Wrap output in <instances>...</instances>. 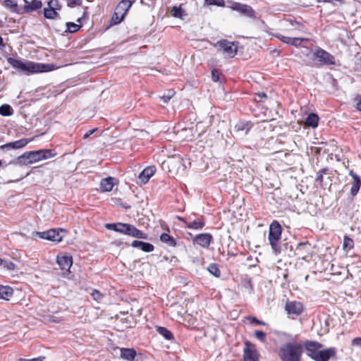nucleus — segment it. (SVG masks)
<instances>
[{
  "mask_svg": "<svg viewBox=\"0 0 361 361\" xmlns=\"http://www.w3.org/2000/svg\"><path fill=\"white\" fill-rule=\"evenodd\" d=\"M8 63L17 72L23 75L47 73L55 69L54 64L36 63L20 59L7 57Z\"/></svg>",
  "mask_w": 361,
  "mask_h": 361,
  "instance_id": "nucleus-1",
  "label": "nucleus"
},
{
  "mask_svg": "<svg viewBox=\"0 0 361 361\" xmlns=\"http://www.w3.org/2000/svg\"><path fill=\"white\" fill-rule=\"evenodd\" d=\"M302 345V350H305L306 355L314 361H329L336 357L337 350L334 347L322 349L323 345L316 341L306 340Z\"/></svg>",
  "mask_w": 361,
  "mask_h": 361,
  "instance_id": "nucleus-2",
  "label": "nucleus"
},
{
  "mask_svg": "<svg viewBox=\"0 0 361 361\" xmlns=\"http://www.w3.org/2000/svg\"><path fill=\"white\" fill-rule=\"evenodd\" d=\"M278 355L281 361H301L302 345L291 342L285 343L279 348Z\"/></svg>",
  "mask_w": 361,
  "mask_h": 361,
  "instance_id": "nucleus-3",
  "label": "nucleus"
},
{
  "mask_svg": "<svg viewBox=\"0 0 361 361\" xmlns=\"http://www.w3.org/2000/svg\"><path fill=\"white\" fill-rule=\"evenodd\" d=\"M105 227L110 231L128 235L138 239H148V235L142 231L137 228L134 225L126 223H109L106 224Z\"/></svg>",
  "mask_w": 361,
  "mask_h": 361,
  "instance_id": "nucleus-4",
  "label": "nucleus"
},
{
  "mask_svg": "<svg viewBox=\"0 0 361 361\" xmlns=\"http://www.w3.org/2000/svg\"><path fill=\"white\" fill-rule=\"evenodd\" d=\"M226 8L238 12L243 17L254 20H257L258 18L256 11L248 4L228 0L226 1Z\"/></svg>",
  "mask_w": 361,
  "mask_h": 361,
  "instance_id": "nucleus-5",
  "label": "nucleus"
},
{
  "mask_svg": "<svg viewBox=\"0 0 361 361\" xmlns=\"http://www.w3.org/2000/svg\"><path fill=\"white\" fill-rule=\"evenodd\" d=\"M282 233V228L280 224L274 220L269 225V241L276 254H279L281 252V247L279 245V241L281 239Z\"/></svg>",
  "mask_w": 361,
  "mask_h": 361,
  "instance_id": "nucleus-6",
  "label": "nucleus"
},
{
  "mask_svg": "<svg viewBox=\"0 0 361 361\" xmlns=\"http://www.w3.org/2000/svg\"><path fill=\"white\" fill-rule=\"evenodd\" d=\"M40 161L39 150L25 152L16 159L12 160L8 164L25 166Z\"/></svg>",
  "mask_w": 361,
  "mask_h": 361,
  "instance_id": "nucleus-7",
  "label": "nucleus"
},
{
  "mask_svg": "<svg viewBox=\"0 0 361 361\" xmlns=\"http://www.w3.org/2000/svg\"><path fill=\"white\" fill-rule=\"evenodd\" d=\"M66 231L63 228H59L58 230L52 228L43 232H35L33 233V235L39 237V238L42 239L59 243L63 239V236L60 234V233Z\"/></svg>",
  "mask_w": 361,
  "mask_h": 361,
  "instance_id": "nucleus-8",
  "label": "nucleus"
},
{
  "mask_svg": "<svg viewBox=\"0 0 361 361\" xmlns=\"http://www.w3.org/2000/svg\"><path fill=\"white\" fill-rule=\"evenodd\" d=\"M238 42H230L227 39H221L216 42L218 46L229 58H233L238 52Z\"/></svg>",
  "mask_w": 361,
  "mask_h": 361,
  "instance_id": "nucleus-9",
  "label": "nucleus"
},
{
  "mask_svg": "<svg viewBox=\"0 0 361 361\" xmlns=\"http://www.w3.org/2000/svg\"><path fill=\"white\" fill-rule=\"evenodd\" d=\"M285 310L289 317L295 319L303 312L304 305L299 301H287L285 305Z\"/></svg>",
  "mask_w": 361,
  "mask_h": 361,
  "instance_id": "nucleus-10",
  "label": "nucleus"
},
{
  "mask_svg": "<svg viewBox=\"0 0 361 361\" xmlns=\"http://www.w3.org/2000/svg\"><path fill=\"white\" fill-rule=\"evenodd\" d=\"M25 3L24 6H20L17 9V14L24 15L40 9L42 6V2L39 0H23Z\"/></svg>",
  "mask_w": 361,
  "mask_h": 361,
  "instance_id": "nucleus-11",
  "label": "nucleus"
},
{
  "mask_svg": "<svg viewBox=\"0 0 361 361\" xmlns=\"http://www.w3.org/2000/svg\"><path fill=\"white\" fill-rule=\"evenodd\" d=\"M120 357L126 361H143L142 353H137L133 348H120Z\"/></svg>",
  "mask_w": 361,
  "mask_h": 361,
  "instance_id": "nucleus-12",
  "label": "nucleus"
},
{
  "mask_svg": "<svg viewBox=\"0 0 361 361\" xmlns=\"http://www.w3.org/2000/svg\"><path fill=\"white\" fill-rule=\"evenodd\" d=\"M313 59H317L323 65H334L335 59L330 53L318 48L313 54Z\"/></svg>",
  "mask_w": 361,
  "mask_h": 361,
  "instance_id": "nucleus-13",
  "label": "nucleus"
},
{
  "mask_svg": "<svg viewBox=\"0 0 361 361\" xmlns=\"http://www.w3.org/2000/svg\"><path fill=\"white\" fill-rule=\"evenodd\" d=\"M243 360L244 361H258L259 353L255 345L251 342L246 341L243 349Z\"/></svg>",
  "mask_w": 361,
  "mask_h": 361,
  "instance_id": "nucleus-14",
  "label": "nucleus"
},
{
  "mask_svg": "<svg viewBox=\"0 0 361 361\" xmlns=\"http://www.w3.org/2000/svg\"><path fill=\"white\" fill-rule=\"evenodd\" d=\"M213 240L211 233H204L196 235L193 238V243L203 248H207Z\"/></svg>",
  "mask_w": 361,
  "mask_h": 361,
  "instance_id": "nucleus-15",
  "label": "nucleus"
},
{
  "mask_svg": "<svg viewBox=\"0 0 361 361\" xmlns=\"http://www.w3.org/2000/svg\"><path fill=\"white\" fill-rule=\"evenodd\" d=\"M29 142V140L25 138H23L14 142L6 143L0 146L1 150H9V149H18L24 147Z\"/></svg>",
  "mask_w": 361,
  "mask_h": 361,
  "instance_id": "nucleus-16",
  "label": "nucleus"
},
{
  "mask_svg": "<svg viewBox=\"0 0 361 361\" xmlns=\"http://www.w3.org/2000/svg\"><path fill=\"white\" fill-rule=\"evenodd\" d=\"M156 168L154 166H149L144 169L139 174L138 179L142 184L147 183L149 178L155 173Z\"/></svg>",
  "mask_w": 361,
  "mask_h": 361,
  "instance_id": "nucleus-17",
  "label": "nucleus"
},
{
  "mask_svg": "<svg viewBox=\"0 0 361 361\" xmlns=\"http://www.w3.org/2000/svg\"><path fill=\"white\" fill-rule=\"evenodd\" d=\"M56 262L61 269L69 271L73 264V257L71 255L57 256Z\"/></svg>",
  "mask_w": 361,
  "mask_h": 361,
  "instance_id": "nucleus-18",
  "label": "nucleus"
},
{
  "mask_svg": "<svg viewBox=\"0 0 361 361\" xmlns=\"http://www.w3.org/2000/svg\"><path fill=\"white\" fill-rule=\"evenodd\" d=\"M281 42L285 44L295 46L298 47L301 46L302 42H307L308 39L307 38H301V37H286L281 35H279L276 36Z\"/></svg>",
  "mask_w": 361,
  "mask_h": 361,
  "instance_id": "nucleus-19",
  "label": "nucleus"
},
{
  "mask_svg": "<svg viewBox=\"0 0 361 361\" xmlns=\"http://www.w3.org/2000/svg\"><path fill=\"white\" fill-rule=\"evenodd\" d=\"M349 174L353 179V185L350 188V194L353 197H355L361 187V178L352 170L350 171Z\"/></svg>",
  "mask_w": 361,
  "mask_h": 361,
  "instance_id": "nucleus-20",
  "label": "nucleus"
},
{
  "mask_svg": "<svg viewBox=\"0 0 361 361\" xmlns=\"http://www.w3.org/2000/svg\"><path fill=\"white\" fill-rule=\"evenodd\" d=\"M130 246L140 249L142 251L145 252H152L154 249V246L152 243L137 240H133L130 244Z\"/></svg>",
  "mask_w": 361,
  "mask_h": 361,
  "instance_id": "nucleus-21",
  "label": "nucleus"
},
{
  "mask_svg": "<svg viewBox=\"0 0 361 361\" xmlns=\"http://www.w3.org/2000/svg\"><path fill=\"white\" fill-rule=\"evenodd\" d=\"M240 285L248 294H253L255 292L254 284L252 279L248 275L243 276L240 278Z\"/></svg>",
  "mask_w": 361,
  "mask_h": 361,
  "instance_id": "nucleus-22",
  "label": "nucleus"
},
{
  "mask_svg": "<svg viewBox=\"0 0 361 361\" xmlns=\"http://www.w3.org/2000/svg\"><path fill=\"white\" fill-rule=\"evenodd\" d=\"M310 244L308 242H302L297 244L294 254L302 259H305V255L308 252Z\"/></svg>",
  "mask_w": 361,
  "mask_h": 361,
  "instance_id": "nucleus-23",
  "label": "nucleus"
},
{
  "mask_svg": "<svg viewBox=\"0 0 361 361\" xmlns=\"http://www.w3.org/2000/svg\"><path fill=\"white\" fill-rule=\"evenodd\" d=\"M115 178L109 176L105 178H102L100 182V189L102 192H110L112 190L113 187L115 185Z\"/></svg>",
  "mask_w": 361,
  "mask_h": 361,
  "instance_id": "nucleus-24",
  "label": "nucleus"
},
{
  "mask_svg": "<svg viewBox=\"0 0 361 361\" xmlns=\"http://www.w3.org/2000/svg\"><path fill=\"white\" fill-rule=\"evenodd\" d=\"M205 226V220L203 216H201L199 219H195L193 221H189L187 223V225L185 226V228L192 230H201Z\"/></svg>",
  "mask_w": 361,
  "mask_h": 361,
  "instance_id": "nucleus-25",
  "label": "nucleus"
},
{
  "mask_svg": "<svg viewBox=\"0 0 361 361\" xmlns=\"http://www.w3.org/2000/svg\"><path fill=\"white\" fill-rule=\"evenodd\" d=\"M155 328H156V331L159 335H161L163 338H164L166 341H175L173 334L169 329H168L166 327L157 326Z\"/></svg>",
  "mask_w": 361,
  "mask_h": 361,
  "instance_id": "nucleus-26",
  "label": "nucleus"
},
{
  "mask_svg": "<svg viewBox=\"0 0 361 361\" xmlns=\"http://www.w3.org/2000/svg\"><path fill=\"white\" fill-rule=\"evenodd\" d=\"M133 2V1L130 0H121L116 7V11H117L118 13L126 16L130 8L132 6Z\"/></svg>",
  "mask_w": 361,
  "mask_h": 361,
  "instance_id": "nucleus-27",
  "label": "nucleus"
},
{
  "mask_svg": "<svg viewBox=\"0 0 361 361\" xmlns=\"http://www.w3.org/2000/svg\"><path fill=\"white\" fill-rule=\"evenodd\" d=\"M319 116L315 113H310L305 119V124L308 127L314 128L318 126Z\"/></svg>",
  "mask_w": 361,
  "mask_h": 361,
  "instance_id": "nucleus-28",
  "label": "nucleus"
},
{
  "mask_svg": "<svg viewBox=\"0 0 361 361\" xmlns=\"http://www.w3.org/2000/svg\"><path fill=\"white\" fill-rule=\"evenodd\" d=\"M40 161L54 157L57 153L54 149H39Z\"/></svg>",
  "mask_w": 361,
  "mask_h": 361,
  "instance_id": "nucleus-29",
  "label": "nucleus"
},
{
  "mask_svg": "<svg viewBox=\"0 0 361 361\" xmlns=\"http://www.w3.org/2000/svg\"><path fill=\"white\" fill-rule=\"evenodd\" d=\"M13 294V290L8 286L0 285V299L8 300Z\"/></svg>",
  "mask_w": 361,
  "mask_h": 361,
  "instance_id": "nucleus-30",
  "label": "nucleus"
},
{
  "mask_svg": "<svg viewBox=\"0 0 361 361\" xmlns=\"http://www.w3.org/2000/svg\"><path fill=\"white\" fill-rule=\"evenodd\" d=\"M160 240L170 247H176L177 245L176 239L166 233H163L160 235Z\"/></svg>",
  "mask_w": 361,
  "mask_h": 361,
  "instance_id": "nucleus-31",
  "label": "nucleus"
},
{
  "mask_svg": "<svg viewBox=\"0 0 361 361\" xmlns=\"http://www.w3.org/2000/svg\"><path fill=\"white\" fill-rule=\"evenodd\" d=\"M44 17L47 19H61V16L57 11L51 8L48 6V8H44Z\"/></svg>",
  "mask_w": 361,
  "mask_h": 361,
  "instance_id": "nucleus-32",
  "label": "nucleus"
},
{
  "mask_svg": "<svg viewBox=\"0 0 361 361\" xmlns=\"http://www.w3.org/2000/svg\"><path fill=\"white\" fill-rule=\"evenodd\" d=\"M171 15L174 18L183 19V18L186 16V13L184 9L182 8L181 5L178 6H173L171 9Z\"/></svg>",
  "mask_w": 361,
  "mask_h": 361,
  "instance_id": "nucleus-33",
  "label": "nucleus"
},
{
  "mask_svg": "<svg viewBox=\"0 0 361 361\" xmlns=\"http://www.w3.org/2000/svg\"><path fill=\"white\" fill-rule=\"evenodd\" d=\"M251 128L250 123L249 122H238L235 126V129L237 131H244L245 134H247Z\"/></svg>",
  "mask_w": 361,
  "mask_h": 361,
  "instance_id": "nucleus-34",
  "label": "nucleus"
},
{
  "mask_svg": "<svg viewBox=\"0 0 361 361\" xmlns=\"http://www.w3.org/2000/svg\"><path fill=\"white\" fill-rule=\"evenodd\" d=\"M207 271L216 278H219L221 276V271L216 263L210 264L207 267Z\"/></svg>",
  "mask_w": 361,
  "mask_h": 361,
  "instance_id": "nucleus-35",
  "label": "nucleus"
},
{
  "mask_svg": "<svg viewBox=\"0 0 361 361\" xmlns=\"http://www.w3.org/2000/svg\"><path fill=\"white\" fill-rule=\"evenodd\" d=\"M13 114V109L11 105L4 104L0 106V115L3 116H9Z\"/></svg>",
  "mask_w": 361,
  "mask_h": 361,
  "instance_id": "nucleus-36",
  "label": "nucleus"
},
{
  "mask_svg": "<svg viewBox=\"0 0 361 361\" xmlns=\"http://www.w3.org/2000/svg\"><path fill=\"white\" fill-rule=\"evenodd\" d=\"M66 32H70V33L76 32L81 27L80 25H78L73 22H68V23H66Z\"/></svg>",
  "mask_w": 361,
  "mask_h": 361,
  "instance_id": "nucleus-37",
  "label": "nucleus"
},
{
  "mask_svg": "<svg viewBox=\"0 0 361 361\" xmlns=\"http://www.w3.org/2000/svg\"><path fill=\"white\" fill-rule=\"evenodd\" d=\"M354 247L353 240L348 235H345L343 238V247L344 250H350Z\"/></svg>",
  "mask_w": 361,
  "mask_h": 361,
  "instance_id": "nucleus-38",
  "label": "nucleus"
},
{
  "mask_svg": "<svg viewBox=\"0 0 361 361\" xmlns=\"http://www.w3.org/2000/svg\"><path fill=\"white\" fill-rule=\"evenodd\" d=\"M204 4L219 7H226V1L224 0H204Z\"/></svg>",
  "mask_w": 361,
  "mask_h": 361,
  "instance_id": "nucleus-39",
  "label": "nucleus"
},
{
  "mask_svg": "<svg viewBox=\"0 0 361 361\" xmlns=\"http://www.w3.org/2000/svg\"><path fill=\"white\" fill-rule=\"evenodd\" d=\"M222 75V72L219 68H214L212 71V79L215 82H220L221 83L222 81L221 80V76Z\"/></svg>",
  "mask_w": 361,
  "mask_h": 361,
  "instance_id": "nucleus-40",
  "label": "nucleus"
},
{
  "mask_svg": "<svg viewBox=\"0 0 361 361\" xmlns=\"http://www.w3.org/2000/svg\"><path fill=\"white\" fill-rule=\"evenodd\" d=\"M4 5L6 7L11 9L12 12L17 13V9L19 8L20 6H18L17 2L15 0H5Z\"/></svg>",
  "mask_w": 361,
  "mask_h": 361,
  "instance_id": "nucleus-41",
  "label": "nucleus"
},
{
  "mask_svg": "<svg viewBox=\"0 0 361 361\" xmlns=\"http://www.w3.org/2000/svg\"><path fill=\"white\" fill-rule=\"evenodd\" d=\"M125 16L122 13H118L117 11H115L114 15L111 18V21L114 25H117L120 23L124 18Z\"/></svg>",
  "mask_w": 361,
  "mask_h": 361,
  "instance_id": "nucleus-42",
  "label": "nucleus"
},
{
  "mask_svg": "<svg viewBox=\"0 0 361 361\" xmlns=\"http://www.w3.org/2000/svg\"><path fill=\"white\" fill-rule=\"evenodd\" d=\"M47 5L49 7L56 11H60L62 8V5L59 0H49L47 2Z\"/></svg>",
  "mask_w": 361,
  "mask_h": 361,
  "instance_id": "nucleus-43",
  "label": "nucleus"
},
{
  "mask_svg": "<svg viewBox=\"0 0 361 361\" xmlns=\"http://www.w3.org/2000/svg\"><path fill=\"white\" fill-rule=\"evenodd\" d=\"M174 94H175L174 90H169L166 94H165L162 97H161V100L164 104H167L170 101V99L173 97V96Z\"/></svg>",
  "mask_w": 361,
  "mask_h": 361,
  "instance_id": "nucleus-44",
  "label": "nucleus"
},
{
  "mask_svg": "<svg viewBox=\"0 0 361 361\" xmlns=\"http://www.w3.org/2000/svg\"><path fill=\"white\" fill-rule=\"evenodd\" d=\"M1 265L9 271L14 270L16 268V265L13 262L6 259H2Z\"/></svg>",
  "mask_w": 361,
  "mask_h": 361,
  "instance_id": "nucleus-45",
  "label": "nucleus"
},
{
  "mask_svg": "<svg viewBox=\"0 0 361 361\" xmlns=\"http://www.w3.org/2000/svg\"><path fill=\"white\" fill-rule=\"evenodd\" d=\"M255 338L259 340V341H261L262 343H265L266 341V336H267V334L265 332L262 331H255Z\"/></svg>",
  "mask_w": 361,
  "mask_h": 361,
  "instance_id": "nucleus-46",
  "label": "nucleus"
},
{
  "mask_svg": "<svg viewBox=\"0 0 361 361\" xmlns=\"http://www.w3.org/2000/svg\"><path fill=\"white\" fill-rule=\"evenodd\" d=\"M90 294L93 299L97 301L100 300L103 298V295L96 289H93Z\"/></svg>",
  "mask_w": 361,
  "mask_h": 361,
  "instance_id": "nucleus-47",
  "label": "nucleus"
},
{
  "mask_svg": "<svg viewBox=\"0 0 361 361\" xmlns=\"http://www.w3.org/2000/svg\"><path fill=\"white\" fill-rule=\"evenodd\" d=\"M82 3V0H67V6L73 8L75 6H80Z\"/></svg>",
  "mask_w": 361,
  "mask_h": 361,
  "instance_id": "nucleus-48",
  "label": "nucleus"
},
{
  "mask_svg": "<svg viewBox=\"0 0 361 361\" xmlns=\"http://www.w3.org/2000/svg\"><path fill=\"white\" fill-rule=\"evenodd\" d=\"M355 104V107L356 109L359 111H361V94H357L354 100H353Z\"/></svg>",
  "mask_w": 361,
  "mask_h": 361,
  "instance_id": "nucleus-49",
  "label": "nucleus"
},
{
  "mask_svg": "<svg viewBox=\"0 0 361 361\" xmlns=\"http://www.w3.org/2000/svg\"><path fill=\"white\" fill-rule=\"evenodd\" d=\"M323 181H324V175L317 172V176L315 178V182L318 183L321 187H323Z\"/></svg>",
  "mask_w": 361,
  "mask_h": 361,
  "instance_id": "nucleus-50",
  "label": "nucleus"
},
{
  "mask_svg": "<svg viewBox=\"0 0 361 361\" xmlns=\"http://www.w3.org/2000/svg\"><path fill=\"white\" fill-rule=\"evenodd\" d=\"M317 3H329L331 4H334L335 2H338L341 4H343L345 3L344 0H317Z\"/></svg>",
  "mask_w": 361,
  "mask_h": 361,
  "instance_id": "nucleus-51",
  "label": "nucleus"
},
{
  "mask_svg": "<svg viewBox=\"0 0 361 361\" xmlns=\"http://www.w3.org/2000/svg\"><path fill=\"white\" fill-rule=\"evenodd\" d=\"M352 345L361 348V337H356L352 340Z\"/></svg>",
  "mask_w": 361,
  "mask_h": 361,
  "instance_id": "nucleus-52",
  "label": "nucleus"
},
{
  "mask_svg": "<svg viewBox=\"0 0 361 361\" xmlns=\"http://www.w3.org/2000/svg\"><path fill=\"white\" fill-rule=\"evenodd\" d=\"M44 359L45 357L44 356H40L32 359L20 358L18 361H44Z\"/></svg>",
  "mask_w": 361,
  "mask_h": 361,
  "instance_id": "nucleus-53",
  "label": "nucleus"
},
{
  "mask_svg": "<svg viewBox=\"0 0 361 361\" xmlns=\"http://www.w3.org/2000/svg\"><path fill=\"white\" fill-rule=\"evenodd\" d=\"M267 99L268 97L266 93L264 92H259L257 94V97L255 98V101H257V102H262V99Z\"/></svg>",
  "mask_w": 361,
  "mask_h": 361,
  "instance_id": "nucleus-54",
  "label": "nucleus"
},
{
  "mask_svg": "<svg viewBox=\"0 0 361 361\" xmlns=\"http://www.w3.org/2000/svg\"><path fill=\"white\" fill-rule=\"evenodd\" d=\"M251 323L258 324V325H267V324L262 320L258 319L257 317H252L250 319Z\"/></svg>",
  "mask_w": 361,
  "mask_h": 361,
  "instance_id": "nucleus-55",
  "label": "nucleus"
},
{
  "mask_svg": "<svg viewBox=\"0 0 361 361\" xmlns=\"http://www.w3.org/2000/svg\"><path fill=\"white\" fill-rule=\"evenodd\" d=\"M97 130V128H94V129H92V130H90L88 131H87L84 135H83V137L82 138L83 139H87V137H89L91 135H92L96 130Z\"/></svg>",
  "mask_w": 361,
  "mask_h": 361,
  "instance_id": "nucleus-56",
  "label": "nucleus"
},
{
  "mask_svg": "<svg viewBox=\"0 0 361 361\" xmlns=\"http://www.w3.org/2000/svg\"><path fill=\"white\" fill-rule=\"evenodd\" d=\"M118 204L125 209H130L131 208V206L127 202H121V200Z\"/></svg>",
  "mask_w": 361,
  "mask_h": 361,
  "instance_id": "nucleus-57",
  "label": "nucleus"
},
{
  "mask_svg": "<svg viewBox=\"0 0 361 361\" xmlns=\"http://www.w3.org/2000/svg\"><path fill=\"white\" fill-rule=\"evenodd\" d=\"M87 18H88L87 13L86 11H84L82 16L78 18L77 19V22L81 23L83 20L87 19Z\"/></svg>",
  "mask_w": 361,
  "mask_h": 361,
  "instance_id": "nucleus-58",
  "label": "nucleus"
},
{
  "mask_svg": "<svg viewBox=\"0 0 361 361\" xmlns=\"http://www.w3.org/2000/svg\"><path fill=\"white\" fill-rule=\"evenodd\" d=\"M329 171V168L326 167V168H324V169H321L318 172L319 173H322V175H325V174H327Z\"/></svg>",
  "mask_w": 361,
  "mask_h": 361,
  "instance_id": "nucleus-59",
  "label": "nucleus"
},
{
  "mask_svg": "<svg viewBox=\"0 0 361 361\" xmlns=\"http://www.w3.org/2000/svg\"><path fill=\"white\" fill-rule=\"evenodd\" d=\"M294 24H296V25H298L300 27H303V24L299 21H297V20H294L293 22L291 23V25H293Z\"/></svg>",
  "mask_w": 361,
  "mask_h": 361,
  "instance_id": "nucleus-60",
  "label": "nucleus"
},
{
  "mask_svg": "<svg viewBox=\"0 0 361 361\" xmlns=\"http://www.w3.org/2000/svg\"><path fill=\"white\" fill-rule=\"evenodd\" d=\"M5 47V44L4 42V39L0 35V48Z\"/></svg>",
  "mask_w": 361,
  "mask_h": 361,
  "instance_id": "nucleus-61",
  "label": "nucleus"
},
{
  "mask_svg": "<svg viewBox=\"0 0 361 361\" xmlns=\"http://www.w3.org/2000/svg\"><path fill=\"white\" fill-rule=\"evenodd\" d=\"M181 221H183L185 225H187V223L189 222V221H187L185 218L179 217L178 218Z\"/></svg>",
  "mask_w": 361,
  "mask_h": 361,
  "instance_id": "nucleus-62",
  "label": "nucleus"
},
{
  "mask_svg": "<svg viewBox=\"0 0 361 361\" xmlns=\"http://www.w3.org/2000/svg\"><path fill=\"white\" fill-rule=\"evenodd\" d=\"M4 25V23L1 20H0V27H2Z\"/></svg>",
  "mask_w": 361,
  "mask_h": 361,
  "instance_id": "nucleus-63",
  "label": "nucleus"
},
{
  "mask_svg": "<svg viewBox=\"0 0 361 361\" xmlns=\"http://www.w3.org/2000/svg\"><path fill=\"white\" fill-rule=\"evenodd\" d=\"M2 166V161H1V160H0V166Z\"/></svg>",
  "mask_w": 361,
  "mask_h": 361,
  "instance_id": "nucleus-64",
  "label": "nucleus"
}]
</instances>
